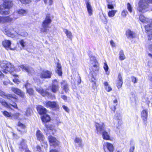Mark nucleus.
<instances>
[{"label": "nucleus", "instance_id": "nucleus-43", "mask_svg": "<svg viewBox=\"0 0 152 152\" xmlns=\"http://www.w3.org/2000/svg\"><path fill=\"white\" fill-rule=\"evenodd\" d=\"M34 90L31 88L27 89V92L30 95H33L34 94Z\"/></svg>", "mask_w": 152, "mask_h": 152}, {"label": "nucleus", "instance_id": "nucleus-53", "mask_svg": "<svg viewBox=\"0 0 152 152\" xmlns=\"http://www.w3.org/2000/svg\"><path fill=\"white\" fill-rule=\"evenodd\" d=\"M117 105V104H116L115 105H112L111 104L110 106V107L111 109L114 112H115V107Z\"/></svg>", "mask_w": 152, "mask_h": 152}, {"label": "nucleus", "instance_id": "nucleus-9", "mask_svg": "<svg viewBox=\"0 0 152 152\" xmlns=\"http://www.w3.org/2000/svg\"><path fill=\"white\" fill-rule=\"evenodd\" d=\"M36 90L40 94L43 96H49L51 95V94L49 93L46 90H44L41 87H35Z\"/></svg>", "mask_w": 152, "mask_h": 152}, {"label": "nucleus", "instance_id": "nucleus-61", "mask_svg": "<svg viewBox=\"0 0 152 152\" xmlns=\"http://www.w3.org/2000/svg\"><path fill=\"white\" fill-rule=\"evenodd\" d=\"M110 44L112 47H115V44L113 41L111 40L110 41Z\"/></svg>", "mask_w": 152, "mask_h": 152}, {"label": "nucleus", "instance_id": "nucleus-24", "mask_svg": "<svg viewBox=\"0 0 152 152\" xmlns=\"http://www.w3.org/2000/svg\"><path fill=\"white\" fill-rule=\"evenodd\" d=\"M5 96L7 99L11 100L14 99V101H16L17 99L16 96L15 94H8L5 95Z\"/></svg>", "mask_w": 152, "mask_h": 152}, {"label": "nucleus", "instance_id": "nucleus-56", "mask_svg": "<svg viewBox=\"0 0 152 152\" xmlns=\"http://www.w3.org/2000/svg\"><path fill=\"white\" fill-rule=\"evenodd\" d=\"M0 23H5L4 17L0 16Z\"/></svg>", "mask_w": 152, "mask_h": 152}, {"label": "nucleus", "instance_id": "nucleus-26", "mask_svg": "<svg viewBox=\"0 0 152 152\" xmlns=\"http://www.w3.org/2000/svg\"><path fill=\"white\" fill-rule=\"evenodd\" d=\"M91 69L93 72H98L99 69V67L98 65V63H96L93 64H92Z\"/></svg>", "mask_w": 152, "mask_h": 152}, {"label": "nucleus", "instance_id": "nucleus-1", "mask_svg": "<svg viewBox=\"0 0 152 152\" xmlns=\"http://www.w3.org/2000/svg\"><path fill=\"white\" fill-rule=\"evenodd\" d=\"M3 4L0 6V13L1 15H7L10 13L9 10H5V9H9L12 7L13 4L10 0H4Z\"/></svg>", "mask_w": 152, "mask_h": 152}, {"label": "nucleus", "instance_id": "nucleus-33", "mask_svg": "<svg viewBox=\"0 0 152 152\" xmlns=\"http://www.w3.org/2000/svg\"><path fill=\"white\" fill-rule=\"evenodd\" d=\"M74 142H75L77 143L80 146L82 145V140L80 138L76 137L74 140Z\"/></svg>", "mask_w": 152, "mask_h": 152}, {"label": "nucleus", "instance_id": "nucleus-22", "mask_svg": "<svg viewBox=\"0 0 152 152\" xmlns=\"http://www.w3.org/2000/svg\"><path fill=\"white\" fill-rule=\"evenodd\" d=\"M36 136L37 139L39 141H43L44 139V136L42 134L41 132L39 130H38L36 132Z\"/></svg>", "mask_w": 152, "mask_h": 152}, {"label": "nucleus", "instance_id": "nucleus-57", "mask_svg": "<svg viewBox=\"0 0 152 152\" xmlns=\"http://www.w3.org/2000/svg\"><path fill=\"white\" fill-rule=\"evenodd\" d=\"M36 152H40L41 151V148L38 145L36 147Z\"/></svg>", "mask_w": 152, "mask_h": 152}, {"label": "nucleus", "instance_id": "nucleus-48", "mask_svg": "<svg viewBox=\"0 0 152 152\" xmlns=\"http://www.w3.org/2000/svg\"><path fill=\"white\" fill-rule=\"evenodd\" d=\"M44 2L45 4H47L48 3L49 5H50L53 4V0H44Z\"/></svg>", "mask_w": 152, "mask_h": 152}, {"label": "nucleus", "instance_id": "nucleus-17", "mask_svg": "<svg viewBox=\"0 0 152 152\" xmlns=\"http://www.w3.org/2000/svg\"><path fill=\"white\" fill-rule=\"evenodd\" d=\"M37 110L40 114H46L47 113V110L43 106L41 105L37 107Z\"/></svg>", "mask_w": 152, "mask_h": 152}, {"label": "nucleus", "instance_id": "nucleus-60", "mask_svg": "<svg viewBox=\"0 0 152 152\" xmlns=\"http://www.w3.org/2000/svg\"><path fill=\"white\" fill-rule=\"evenodd\" d=\"M18 125L19 126H20L22 128H24L25 127V126L20 123H18Z\"/></svg>", "mask_w": 152, "mask_h": 152}, {"label": "nucleus", "instance_id": "nucleus-38", "mask_svg": "<svg viewBox=\"0 0 152 152\" xmlns=\"http://www.w3.org/2000/svg\"><path fill=\"white\" fill-rule=\"evenodd\" d=\"M90 63L92 64L98 63L96 60L95 58L93 56H91L90 58Z\"/></svg>", "mask_w": 152, "mask_h": 152}, {"label": "nucleus", "instance_id": "nucleus-18", "mask_svg": "<svg viewBox=\"0 0 152 152\" xmlns=\"http://www.w3.org/2000/svg\"><path fill=\"white\" fill-rule=\"evenodd\" d=\"M17 13H15L14 15H15ZM18 18V16L15 17V16L13 18H11L9 16L7 17H4L5 23L6 22H11L12 20H14Z\"/></svg>", "mask_w": 152, "mask_h": 152}, {"label": "nucleus", "instance_id": "nucleus-15", "mask_svg": "<svg viewBox=\"0 0 152 152\" xmlns=\"http://www.w3.org/2000/svg\"><path fill=\"white\" fill-rule=\"evenodd\" d=\"M20 67L28 74H32L34 72V71L32 68L28 67L27 66L21 65L20 66Z\"/></svg>", "mask_w": 152, "mask_h": 152}, {"label": "nucleus", "instance_id": "nucleus-4", "mask_svg": "<svg viewBox=\"0 0 152 152\" xmlns=\"http://www.w3.org/2000/svg\"><path fill=\"white\" fill-rule=\"evenodd\" d=\"M148 7L149 5L146 0H141L139 2L137 9L140 12L143 13L147 10Z\"/></svg>", "mask_w": 152, "mask_h": 152}, {"label": "nucleus", "instance_id": "nucleus-27", "mask_svg": "<svg viewBox=\"0 0 152 152\" xmlns=\"http://www.w3.org/2000/svg\"><path fill=\"white\" fill-rule=\"evenodd\" d=\"M148 116V112L146 110H143L141 113V117L144 121H145Z\"/></svg>", "mask_w": 152, "mask_h": 152}, {"label": "nucleus", "instance_id": "nucleus-35", "mask_svg": "<svg viewBox=\"0 0 152 152\" xmlns=\"http://www.w3.org/2000/svg\"><path fill=\"white\" fill-rule=\"evenodd\" d=\"M17 13L20 15H23L27 13L26 10L23 9H19L17 11Z\"/></svg>", "mask_w": 152, "mask_h": 152}, {"label": "nucleus", "instance_id": "nucleus-14", "mask_svg": "<svg viewBox=\"0 0 152 152\" xmlns=\"http://www.w3.org/2000/svg\"><path fill=\"white\" fill-rule=\"evenodd\" d=\"M11 90L14 93L19 95L22 98L24 97V93L19 89L14 87H12Z\"/></svg>", "mask_w": 152, "mask_h": 152}, {"label": "nucleus", "instance_id": "nucleus-36", "mask_svg": "<svg viewBox=\"0 0 152 152\" xmlns=\"http://www.w3.org/2000/svg\"><path fill=\"white\" fill-rule=\"evenodd\" d=\"M116 11V10H112L109 11L108 12V16L110 17H112L114 16Z\"/></svg>", "mask_w": 152, "mask_h": 152}, {"label": "nucleus", "instance_id": "nucleus-42", "mask_svg": "<svg viewBox=\"0 0 152 152\" xmlns=\"http://www.w3.org/2000/svg\"><path fill=\"white\" fill-rule=\"evenodd\" d=\"M32 112V110L30 108H28L26 110V114L27 116H30Z\"/></svg>", "mask_w": 152, "mask_h": 152}, {"label": "nucleus", "instance_id": "nucleus-20", "mask_svg": "<svg viewBox=\"0 0 152 152\" xmlns=\"http://www.w3.org/2000/svg\"><path fill=\"white\" fill-rule=\"evenodd\" d=\"M104 145L106 146L110 152H113L114 151V147L110 143L106 142L104 143Z\"/></svg>", "mask_w": 152, "mask_h": 152}, {"label": "nucleus", "instance_id": "nucleus-16", "mask_svg": "<svg viewBox=\"0 0 152 152\" xmlns=\"http://www.w3.org/2000/svg\"><path fill=\"white\" fill-rule=\"evenodd\" d=\"M14 29L12 28H10L5 31L6 35L10 37H13L14 36V34L13 33Z\"/></svg>", "mask_w": 152, "mask_h": 152}, {"label": "nucleus", "instance_id": "nucleus-49", "mask_svg": "<svg viewBox=\"0 0 152 152\" xmlns=\"http://www.w3.org/2000/svg\"><path fill=\"white\" fill-rule=\"evenodd\" d=\"M127 8L130 12H132V8L129 3H128L127 4Z\"/></svg>", "mask_w": 152, "mask_h": 152}, {"label": "nucleus", "instance_id": "nucleus-11", "mask_svg": "<svg viewBox=\"0 0 152 152\" xmlns=\"http://www.w3.org/2000/svg\"><path fill=\"white\" fill-rule=\"evenodd\" d=\"M48 138L50 145L56 146L59 144V142L55 137L52 136H50Z\"/></svg>", "mask_w": 152, "mask_h": 152}, {"label": "nucleus", "instance_id": "nucleus-51", "mask_svg": "<svg viewBox=\"0 0 152 152\" xmlns=\"http://www.w3.org/2000/svg\"><path fill=\"white\" fill-rule=\"evenodd\" d=\"M64 89L66 92H67L68 91V85L66 83H65L63 87Z\"/></svg>", "mask_w": 152, "mask_h": 152}, {"label": "nucleus", "instance_id": "nucleus-47", "mask_svg": "<svg viewBox=\"0 0 152 152\" xmlns=\"http://www.w3.org/2000/svg\"><path fill=\"white\" fill-rule=\"evenodd\" d=\"M128 14L127 11L125 10H123L121 13V15L123 17H125Z\"/></svg>", "mask_w": 152, "mask_h": 152}, {"label": "nucleus", "instance_id": "nucleus-7", "mask_svg": "<svg viewBox=\"0 0 152 152\" xmlns=\"http://www.w3.org/2000/svg\"><path fill=\"white\" fill-rule=\"evenodd\" d=\"M59 86L58 83L56 80H55L53 81L51 87V91L54 93H56L59 90Z\"/></svg>", "mask_w": 152, "mask_h": 152}, {"label": "nucleus", "instance_id": "nucleus-23", "mask_svg": "<svg viewBox=\"0 0 152 152\" xmlns=\"http://www.w3.org/2000/svg\"><path fill=\"white\" fill-rule=\"evenodd\" d=\"M41 118L43 122H46L49 121L50 120V118L49 115L44 114L43 116L41 117Z\"/></svg>", "mask_w": 152, "mask_h": 152}, {"label": "nucleus", "instance_id": "nucleus-5", "mask_svg": "<svg viewBox=\"0 0 152 152\" xmlns=\"http://www.w3.org/2000/svg\"><path fill=\"white\" fill-rule=\"evenodd\" d=\"M96 132L98 134H102L105 131V127L104 123H96L95 124Z\"/></svg>", "mask_w": 152, "mask_h": 152}, {"label": "nucleus", "instance_id": "nucleus-41", "mask_svg": "<svg viewBox=\"0 0 152 152\" xmlns=\"http://www.w3.org/2000/svg\"><path fill=\"white\" fill-rule=\"evenodd\" d=\"M27 148V145L23 142L21 143L20 146L19 147L20 149H26Z\"/></svg>", "mask_w": 152, "mask_h": 152}, {"label": "nucleus", "instance_id": "nucleus-30", "mask_svg": "<svg viewBox=\"0 0 152 152\" xmlns=\"http://www.w3.org/2000/svg\"><path fill=\"white\" fill-rule=\"evenodd\" d=\"M119 59L121 60H123L126 58V56L124 54V51L123 50H121L119 53Z\"/></svg>", "mask_w": 152, "mask_h": 152}, {"label": "nucleus", "instance_id": "nucleus-62", "mask_svg": "<svg viewBox=\"0 0 152 152\" xmlns=\"http://www.w3.org/2000/svg\"><path fill=\"white\" fill-rule=\"evenodd\" d=\"M152 39V32H151V33L148 35V39L150 40Z\"/></svg>", "mask_w": 152, "mask_h": 152}, {"label": "nucleus", "instance_id": "nucleus-31", "mask_svg": "<svg viewBox=\"0 0 152 152\" xmlns=\"http://www.w3.org/2000/svg\"><path fill=\"white\" fill-rule=\"evenodd\" d=\"M57 70H56V72L58 73L59 75H61L62 72L61 69V65L59 64H57Z\"/></svg>", "mask_w": 152, "mask_h": 152}, {"label": "nucleus", "instance_id": "nucleus-64", "mask_svg": "<svg viewBox=\"0 0 152 152\" xmlns=\"http://www.w3.org/2000/svg\"><path fill=\"white\" fill-rule=\"evenodd\" d=\"M148 49L150 51L152 52V44H151L149 45Z\"/></svg>", "mask_w": 152, "mask_h": 152}, {"label": "nucleus", "instance_id": "nucleus-58", "mask_svg": "<svg viewBox=\"0 0 152 152\" xmlns=\"http://www.w3.org/2000/svg\"><path fill=\"white\" fill-rule=\"evenodd\" d=\"M25 86L27 89L28 88H29L30 87L31 85L29 83H27L25 85Z\"/></svg>", "mask_w": 152, "mask_h": 152}, {"label": "nucleus", "instance_id": "nucleus-44", "mask_svg": "<svg viewBox=\"0 0 152 152\" xmlns=\"http://www.w3.org/2000/svg\"><path fill=\"white\" fill-rule=\"evenodd\" d=\"M19 43L22 46V47L23 48L26 45V42L23 39H21L19 41Z\"/></svg>", "mask_w": 152, "mask_h": 152}, {"label": "nucleus", "instance_id": "nucleus-8", "mask_svg": "<svg viewBox=\"0 0 152 152\" xmlns=\"http://www.w3.org/2000/svg\"><path fill=\"white\" fill-rule=\"evenodd\" d=\"M45 104L46 107H51L55 109H57L59 107L58 103L54 101H48L46 102H45Z\"/></svg>", "mask_w": 152, "mask_h": 152}, {"label": "nucleus", "instance_id": "nucleus-50", "mask_svg": "<svg viewBox=\"0 0 152 152\" xmlns=\"http://www.w3.org/2000/svg\"><path fill=\"white\" fill-rule=\"evenodd\" d=\"M132 82L134 83H137V78L134 76H132L131 77Z\"/></svg>", "mask_w": 152, "mask_h": 152}, {"label": "nucleus", "instance_id": "nucleus-19", "mask_svg": "<svg viewBox=\"0 0 152 152\" xmlns=\"http://www.w3.org/2000/svg\"><path fill=\"white\" fill-rule=\"evenodd\" d=\"M126 35L128 38H132L136 37V34L130 30H128L126 32Z\"/></svg>", "mask_w": 152, "mask_h": 152}, {"label": "nucleus", "instance_id": "nucleus-13", "mask_svg": "<svg viewBox=\"0 0 152 152\" xmlns=\"http://www.w3.org/2000/svg\"><path fill=\"white\" fill-rule=\"evenodd\" d=\"M11 42L10 40H4L2 42V44L3 47L7 50L9 49L12 50L10 48Z\"/></svg>", "mask_w": 152, "mask_h": 152}, {"label": "nucleus", "instance_id": "nucleus-52", "mask_svg": "<svg viewBox=\"0 0 152 152\" xmlns=\"http://www.w3.org/2000/svg\"><path fill=\"white\" fill-rule=\"evenodd\" d=\"M3 114L6 116L7 117H10L11 115L10 113L7 112V111H4L3 112Z\"/></svg>", "mask_w": 152, "mask_h": 152}, {"label": "nucleus", "instance_id": "nucleus-37", "mask_svg": "<svg viewBox=\"0 0 152 152\" xmlns=\"http://www.w3.org/2000/svg\"><path fill=\"white\" fill-rule=\"evenodd\" d=\"M145 28L146 30L147 31H149L152 29V24L151 23L149 24H148L145 25Z\"/></svg>", "mask_w": 152, "mask_h": 152}, {"label": "nucleus", "instance_id": "nucleus-46", "mask_svg": "<svg viewBox=\"0 0 152 152\" xmlns=\"http://www.w3.org/2000/svg\"><path fill=\"white\" fill-rule=\"evenodd\" d=\"M20 115V114L17 113L12 115V118L14 119H18Z\"/></svg>", "mask_w": 152, "mask_h": 152}, {"label": "nucleus", "instance_id": "nucleus-45", "mask_svg": "<svg viewBox=\"0 0 152 152\" xmlns=\"http://www.w3.org/2000/svg\"><path fill=\"white\" fill-rule=\"evenodd\" d=\"M20 1L23 4H28L31 2V0H20Z\"/></svg>", "mask_w": 152, "mask_h": 152}, {"label": "nucleus", "instance_id": "nucleus-10", "mask_svg": "<svg viewBox=\"0 0 152 152\" xmlns=\"http://www.w3.org/2000/svg\"><path fill=\"white\" fill-rule=\"evenodd\" d=\"M45 128L44 129V130L46 132V134H48V132L50 134H54V132H55V130L52 126L45 124Z\"/></svg>", "mask_w": 152, "mask_h": 152}, {"label": "nucleus", "instance_id": "nucleus-12", "mask_svg": "<svg viewBox=\"0 0 152 152\" xmlns=\"http://www.w3.org/2000/svg\"><path fill=\"white\" fill-rule=\"evenodd\" d=\"M0 102L3 105L7 107L10 108V105L12 106L15 108H17V107L16 103H14L12 104H8L2 98H0Z\"/></svg>", "mask_w": 152, "mask_h": 152}, {"label": "nucleus", "instance_id": "nucleus-28", "mask_svg": "<svg viewBox=\"0 0 152 152\" xmlns=\"http://www.w3.org/2000/svg\"><path fill=\"white\" fill-rule=\"evenodd\" d=\"M102 134V137L104 139L106 140H110V136L109 134L107 132L105 131Z\"/></svg>", "mask_w": 152, "mask_h": 152}, {"label": "nucleus", "instance_id": "nucleus-29", "mask_svg": "<svg viewBox=\"0 0 152 152\" xmlns=\"http://www.w3.org/2000/svg\"><path fill=\"white\" fill-rule=\"evenodd\" d=\"M87 8L88 14L90 15H91L92 14V8L91 6L90 3H87Z\"/></svg>", "mask_w": 152, "mask_h": 152}, {"label": "nucleus", "instance_id": "nucleus-21", "mask_svg": "<svg viewBox=\"0 0 152 152\" xmlns=\"http://www.w3.org/2000/svg\"><path fill=\"white\" fill-rule=\"evenodd\" d=\"M118 80L117 83V87L118 88L121 87L123 83L122 78L121 74H119L118 77Z\"/></svg>", "mask_w": 152, "mask_h": 152}, {"label": "nucleus", "instance_id": "nucleus-54", "mask_svg": "<svg viewBox=\"0 0 152 152\" xmlns=\"http://www.w3.org/2000/svg\"><path fill=\"white\" fill-rule=\"evenodd\" d=\"M105 89L108 92H109L112 90V89L111 87L109 86V85L107 86H106L105 87Z\"/></svg>", "mask_w": 152, "mask_h": 152}, {"label": "nucleus", "instance_id": "nucleus-34", "mask_svg": "<svg viewBox=\"0 0 152 152\" xmlns=\"http://www.w3.org/2000/svg\"><path fill=\"white\" fill-rule=\"evenodd\" d=\"M112 0H106V1L107 3V7L108 9H113L114 8L113 6L112 3Z\"/></svg>", "mask_w": 152, "mask_h": 152}, {"label": "nucleus", "instance_id": "nucleus-6", "mask_svg": "<svg viewBox=\"0 0 152 152\" xmlns=\"http://www.w3.org/2000/svg\"><path fill=\"white\" fill-rule=\"evenodd\" d=\"M52 73L47 70H42L39 73V76L41 78H50L51 77Z\"/></svg>", "mask_w": 152, "mask_h": 152}, {"label": "nucleus", "instance_id": "nucleus-2", "mask_svg": "<svg viewBox=\"0 0 152 152\" xmlns=\"http://www.w3.org/2000/svg\"><path fill=\"white\" fill-rule=\"evenodd\" d=\"M0 64L1 67L3 69V72L5 74L8 72L11 73L15 70L14 65L6 61H1Z\"/></svg>", "mask_w": 152, "mask_h": 152}, {"label": "nucleus", "instance_id": "nucleus-55", "mask_svg": "<svg viewBox=\"0 0 152 152\" xmlns=\"http://www.w3.org/2000/svg\"><path fill=\"white\" fill-rule=\"evenodd\" d=\"M62 107L66 112L68 113H69V109L67 106L63 105L62 106Z\"/></svg>", "mask_w": 152, "mask_h": 152}, {"label": "nucleus", "instance_id": "nucleus-39", "mask_svg": "<svg viewBox=\"0 0 152 152\" xmlns=\"http://www.w3.org/2000/svg\"><path fill=\"white\" fill-rule=\"evenodd\" d=\"M104 68L106 74L107 75H109V72L108 71L109 67L106 62L104 63Z\"/></svg>", "mask_w": 152, "mask_h": 152}, {"label": "nucleus", "instance_id": "nucleus-3", "mask_svg": "<svg viewBox=\"0 0 152 152\" xmlns=\"http://www.w3.org/2000/svg\"><path fill=\"white\" fill-rule=\"evenodd\" d=\"M51 22L49 14H47L45 20L42 22V28L41 29L42 32H46L47 31V28L48 27L49 24Z\"/></svg>", "mask_w": 152, "mask_h": 152}, {"label": "nucleus", "instance_id": "nucleus-63", "mask_svg": "<svg viewBox=\"0 0 152 152\" xmlns=\"http://www.w3.org/2000/svg\"><path fill=\"white\" fill-rule=\"evenodd\" d=\"M134 149V146H133L132 147H131L130 149L129 152H133Z\"/></svg>", "mask_w": 152, "mask_h": 152}, {"label": "nucleus", "instance_id": "nucleus-32", "mask_svg": "<svg viewBox=\"0 0 152 152\" xmlns=\"http://www.w3.org/2000/svg\"><path fill=\"white\" fill-rule=\"evenodd\" d=\"M140 20L143 23H146L147 22L148 23V19L146 18L142 15H141L139 18Z\"/></svg>", "mask_w": 152, "mask_h": 152}, {"label": "nucleus", "instance_id": "nucleus-59", "mask_svg": "<svg viewBox=\"0 0 152 152\" xmlns=\"http://www.w3.org/2000/svg\"><path fill=\"white\" fill-rule=\"evenodd\" d=\"M13 80L14 83H16L17 84H18L19 83H20L19 81L18 80V79L16 78H15V79H13Z\"/></svg>", "mask_w": 152, "mask_h": 152}, {"label": "nucleus", "instance_id": "nucleus-40", "mask_svg": "<svg viewBox=\"0 0 152 152\" xmlns=\"http://www.w3.org/2000/svg\"><path fill=\"white\" fill-rule=\"evenodd\" d=\"M115 120L117 121L118 122V124H117L116 125V126L117 127H118V126H119V125H120L121 124V123L122 121L121 120L119 119V118L117 116H116V115H115Z\"/></svg>", "mask_w": 152, "mask_h": 152}, {"label": "nucleus", "instance_id": "nucleus-25", "mask_svg": "<svg viewBox=\"0 0 152 152\" xmlns=\"http://www.w3.org/2000/svg\"><path fill=\"white\" fill-rule=\"evenodd\" d=\"M64 31L65 33L66 34L67 37L71 40H72V35L71 32L68 31L67 29H64Z\"/></svg>", "mask_w": 152, "mask_h": 152}]
</instances>
